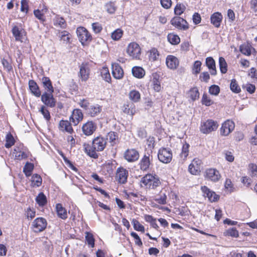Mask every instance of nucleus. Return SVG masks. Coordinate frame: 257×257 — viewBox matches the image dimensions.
I'll use <instances>...</instances> for the list:
<instances>
[{"mask_svg":"<svg viewBox=\"0 0 257 257\" xmlns=\"http://www.w3.org/2000/svg\"><path fill=\"white\" fill-rule=\"evenodd\" d=\"M59 37L60 40L63 41L66 44L70 43V40L72 38V35L67 31L63 30L60 33Z\"/></svg>","mask_w":257,"mask_h":257,"instance_id":"obj_45","label":"nucleus"},{"mask_svg":"<svg viewBox=\"0 0 257 257\" xmlns=\"http://www.w3.org/2000/svg\"><path fill=\"white\" fill-rule=\"evenodd\" d=\"M123 35V31L120 29L118 28L111 33V38L114 41L119 40Z\"/></svg>","mask_w":257,"mask_h":257,"instance_id":"obj_51","label":"nucleus"},{"mask_svg":"<svg viewBox=\"0 0 257 257\" xmlns=\"http://www.w3.org/2000/svg\"><path fill=\"white\" fill-rule=\"evenodd\" d=\"M12 33L15 37V41L23 43L29 45V41L27 38L26 31L17 26H14L12 29Z\"/></svg>","mask_w":257,"mask_h":257,"instance_id":"obj_6","label":"nucleus"},{"mask_svg":"<svg viewBox=\"0 0 257 257\" xmlns=\"http://www.w3.org/2000/svg\"><path fill=\"white\" fill-rule=\"evenodd\" d=\"M153 78L152 79V88L156 92H159L162 89L161 82L159 80V76L157 74L153 75Z\"/></svg>","mask_w":257,"mask_h":257,"instance_id":"obj_35","label":"nucleus"},{"mask_svg":"<svg viewBox=\"0 0 257 257\" xmlns=\"http://www.w3.org/2000/svg\"><path fill=\"white\" fill-rule=\"evenodd\" d=\"M140 157V154L135 149H128L123 154V158L129 163H133L138 161Z\"/></svg>","mask_w":257,"mask_h":257,"instance_id":"obj_17","label":"nucleus"},{"mask_svg":"<svg viewBox=\"0 0 257 257\" xmlns=\"http://www.w3.org/2000/svg\"><path fill=\"white\" fill-rule=\"evenodd\" d=\"M132 224L135 230L141 231L143 233L145 232V227L141 224L140 222L136 219H133L132 220Z\"/></svg>","mask_w":257,"mask_h":257,"instance_id":"obj_61","label":"nucleus"},{"mask_svg":"<svg viewBox=\"0 0 257 257\" xmlns=\"http://www.w3.org/2000/svg\"><path fill=\"white\" fill-rule=\"evenodd\" d=\"M149 55V60L151 62H155L157 61L159 57L160 56V53L158 51V49L156 48H152L148 51Z\"/></svg>","mask_w":257,"mask_h":257,"instance_id":"obj_43","label":"nucleus"},{"mask_svg":"<svg viewBox=\"0 0 257 257\" xmlns=\"http://www.w3.org/2000/svg\"><path fill=\"white\" fill-rule=\"evenodd\" d=\"M47 225V221L45 218L38 217L32 221L31 229L34 232L38 233L44 231Z\"/></svg>","mask_w":257,"mask_h":257,"instance_id":"obj_8","label":"nucleus"},{"mask_svg":"<svg viewBox=\"0 0 257 257\" xmlns=\"http://www.w3.org/2000/svg\"><path fill=\"white\" fill-rule=\"evenodd\" d=\"M230 89L235 93H238L241 91V89L235 79H232L231 80Z\"/></svg>","mask_w":257,"mask_h":257,"instance_id":"obj_57","label":"nucleus"},{"mask_svg":"<svg viewBox=\"0 0 257 257\" xmlns=\"http://www.w3.org/2000/svg\"><path fill=\"white\" fill-rule=\"evenodd\" d=\"M223 19V16L220 12H215L210 16L211 23L215 27L219 28Z\"/></svg>","mask_w":257,"mask_h":257,"instance_id":"obj_29","label":"nucleus"},{"mask_svg":"<svg viewBox=\"0 0 257 257\" xmlns=\"http://www.w3.org/2000/svg\"><path fill=\"white\" fill-rule=\"evenodd\" d=\"M48 12V8L45 4L40 5L39 8L34 10V15L39 20L40 22L44 24L46 21L45 14Z\"/></svg>","mask_w":257,"mask_h":257,"instance_id":"obj_15","label":"nucleus"},{"mask_svg":"<svg viewBox=\"0 0 257 257\" xmlns=\"http://www.w3.org/2000/svg\"><path fill=\"white\" fill-rule=\"evenodd\" d=\"M126 52L127 55L134 60H140L142 50L140 45L135 42L128 44Z\"/></svg>","mask_w":257,"mask_h":257,"instance_id":"obj_7","label":"nucleus"},{"mask_svg":"<svg viewBox=\"0 0 257 257\" xmlns=\"http://www.w3.org/2000/svg\"><path fill=\"white\" fill-rule=\"evenodd\" d=\"M158 160L164 164L170 163L173 158V154L171 149L165 147L160 148L158 152Z\"/></svg>","mask_w":257,"mask_h":257,"instance_id":"obj_11","label":"nucleus"},{"mask_svg":"<svg viewBox=\"0 0 257 257\" xmlns=\"http://www.w3.org/2000/svg\"><path fill=\"white\" fill-rule=\"evenodd\" d=\"M124 197L125 199L135 203L140 202V201H145L147 200L146 197L139 192H127L125 191Z\"/></svg>","mask_w":257,"mask_h":257,"instance_id":"obj_22","label":"nucleus"},{"mask_svg":"<svg viewBox=\"0 0 257 257\" xmlns=\"http://www.w3.org/2000/svg\"><path fill=\"white\" fill-rule=\"evenodd\" d=\"M128 97L133 102H138L141 99V94L138 90H132L129 92Z\"/></svg>","mask_w":257,"mask_h":257,"instance_id":"obj_48","label":"nucleus"},{"mask_svg":"<svg viewBox=\"0 0 257 257\" xmlns=\"http://www.w3.org/2000/svg\"><path fill=\"white\" fill-rule=\"evenodd\" d=\"M111 72L113 77L116 79H121L123 77V70L121 66L117 63H112Z\"/></svg>","mask_w":257,"mask_h":257,"instance_id":"obj_24","label":"nucleus"},{"mask_svg":"<svg viewBox=\"0 0 257 257\" xmlns=\"http://www.w3.org/2000/svg\"><path fill=\"white\" fill-rule=\"evenodd\" d=\"M240 51L242 54L246 56H250L252 53H256L255 49L248 44L240 46Z\"/></svg>","mask_w":257,"mask_h":257,"instance_id":"obj_36","label":"nucleus"},{"mask_svg":"<svg viewBox=\"0 0 257 257\" xmlns=\"http://www.w3.org/2000/svg\"><path fill=\"white\" fill-rule=\"evenodd\" d=\"M201 103L203 105L207 106H209L213 104V101L210 98L208 95L204 93H203L202 99Z\"/></svg>","mask_w":257,"mask_h":257,"instance_id":"obj_60","label":"nucleus"},{"mask_svg":"<svg viewBox=\"0 0 257 257\" xmlns=\"http://www.w3.org/2000/svg\"><path fill=\"white\" fill-rule=\"evenodd\" d=\"M180 64L178 58L172 55H169L166 58V64L167 67L172 70L176 69Z\"/></svg>","mask_w":257,"mask_h":257,"instance_id":"obj_25","label":"nucleus"},{"mask_svg":"<svg viewBox=\"0 0 257 257\" xmlns=\"http://www.w3.org/2000/svg\"><path fill=\"white\" fill-rule=\"evenodd\" d=\"M204 176L206 180L214 183L219 181L221 178L219 171L215 168H212L206 169Z\"/></svg>","mask_w":257,"mask_h":257,"instance_id":"obj_12","label":"nucleus"},{"mask_svg":"<svg viewBox=\"0 0 257 257\" xmlns=\"http://www.w3.org/2000/svg\"><path fill=\"white\" fill-rule=\"evenodd\" d=\"M219 65L221 73H226L227 71V64L225 59L222 57L219 58Z\"/></svg>","mask_w":257,"mask_h":257,"instance_id":"obj_55","label":"nucleus"},{"mask_svg":"<svg viewBox=\"0 0 257 257\" xmlns=\"http://www.w3.org/2000/svg\"><path fill=\"white\" fill-rule=\"evenodd\" d=\"M91 64L89 62H83L79 66L78 77L80 81L86 82L90 77Z\"/></svg>","mask_w":257,"mask_h":257,"instance_id":"obj_5","label":"nucleus"},{"mask_svg":"<svg viewBox=\"0 0 257 257\" xmlns=\"http://www.w3.org/2000/svg\"><path fill=\"white\" fill-rule=\"evenodd\" d=\"M142 187L149 189H156L161 185L160 178L155 173H147L141 179Z\"/></svg>","mask_w":257,"mask_h":257,"instance_id":"obj_2","label":"nucleus"},{"mask_svg":"<svg viewBox=\"0 0 257 257\" xmlns=\"http://www.w3.org/2000/svg\"><path fill=\"white\" fill-rule=\"evenodd\" d=\"M53 25L56 27L63 29H66L67 24L65 19L59 15H56L53 19Z\"/></svg>","mask_w":257,"mask_h":257,"instance_id":"obj_30","label":"nucleus"},{"mask_svg":"<svg viewBox=\"0 0 257 257\" xmlns=\"http://www.w3.org/2000/svg\"><path fill=\"white\" fill-rule=\"evenodd\" d=\"M122 110L124 113L133 116L136 113L135 106L133 103H127L124 104Z\"/></svg>","mask_w":257,"mask_h":257,"instance_id":"obj_41","label":"nucleus"},{"mask_svg":"<svg viewBox=\"0 0 257 257\" xmlns=\"http://www.w3.org/2000/svg\"><path fill=\"white\" fill-rule=\"evenodd\" d=\"M42 179L40 175L35 174L31 178V186L33 187H38L42 185Z\"/></svg>","mask_w":257,"mask_h":257,"instance_id":"obj_46","label":"nucleus"},{"mask_svg":"<svg viewBox=\"0 0 257 257\" xmlns=\"http://www.w3.org/2000/svg\"><path fill=\"white\" fill-rule=\"evenodd\" d=\"M103 168L107 172V173L110 175L113 174L115 169V166L112 162H108L104 165Z\"/></svg>","mask_w":257,"mask_h":257,"instance_id":"obj_63","label":"nucleus"},{"mask_svg":"<svg viewBox=\"0 0 257 257\" xmlns=\"http://www.w3.org/2000/svg\"><path fill=\"white\" fill-rule=\"evenodd\" d=\"M100 75L103 79L108 83H111V77L109 70L107 67H103L100 70Z\"/></svg>","mask_w":257,"mask_h":257,"instance_id":"obj_38","label":"nucleus"},{"mask_svg":"<svg viewBox=\"0 0 257 257\" xmlns=\"http://www.w3.org/2000/svg\"><path fill=\"white\" fill-rule=\"evenodd\" d=\"M29 152L28 151H23L20 149L18 150L14 149V154L15 160L21 161L23 159H27L29 156Z\"/></svg>","mask_w":257,"mask_h":257,"instance_id":"obj_32","label":"nucleus"},{"mask_svg":"<svg viewBox=\"0 0 257 257\" xmlns=\"http://www.w3.org/2000/svg\"><path fill=\"white\" fill-rule=\"evenodd\" d=\"M36 214L35 208L34 207H28L25 209L24 215L28 220H31L35 218Z\"/></svg>","mask_w":257,"mask_h":257,"instance_id":"obj_42","label":"nucleus"},{"mask_svg":"<svg viewBox=\"0 0 257 257\" xmlns=\"http://www.w3.org/2000/svg\"><path fill=\"white\" fill-rule=\"evenodd\" d=\"M107 137L109 142L112 146L116 145L118 139V134L116 132L111 131L107 134Z\"/></svg>","mask_w":257,"mask_h":257,"instance_id":"obj_54","label":"nucleus"},{"mask_svg":"<svg viewBox=\"0 0 257 257\" xmlns=\"http://www.w3.org/2000/svg\"><path fill=\"white\" fill-rule=\"evenodd\" d=\"M153 161L154 157L152 153H145L138 163L140 170L143 172L151 171L154 167Z\"/></svg>","mask_w":257,"mask_h":257,"instance_id":"obj_3","label":"nucleus"},{"mask_svg":"<svg viewBox=\"0 0 257 257\" xmlns=\"http://www.w3.org/2000/svg\"><path fill=\"white\" fill-rule=\"evenodd\" d=\"M102 110V106L98 104H94L90 105L85 113L87 116L90 117H94L98 115Z\"/></svg>","mask_w":257,"mask_h":257,"instance_id":"obj_26","label":"nucleus"},{"mask_svg":"<svg viewBox=\"0 0 257 257\" xmlns=\"http://www.w3.org/2000/svg\"><path fill=\"white\" fill-rule=\"evenodd\" d=\"M53 93L44 92L41 95V100L46 106L53 108L56 106V100L54 97Z\"/></svg>","mask_w":257,"mask_h":257,"instance_id":"obj_20","label":"nucleus"},{"mask_svg":"<svg viewBox=\"0 0 257 257\" xmlns=\"http://www.w3.org/2000/svg\"><path fill=\"white\" fill-rule=\"evenodd\" d=\"M15 140L11 133H8L6 136V143L5 146L6 148H10L15 145Z\"/></svg>","mask_w":257,"mask_h":257,"instance_id":"obj_50","label":"nucleus"},{"mask_svg":"<svg viewBox=\"0 0 257 257\" xmlns=\"http://www.w3.org/2000/svg\"><path fill=\"white\" fill-rule=\"evenodd\" d=\"M72 123L70 120L61 119L59 121L58 125V130L60 132L65 134H75Z\"/></svg>","mask_w":257,"mask_h":257,"instance_id":"obj_13","label":"nucleus"},{"mask_svg":"<svg viewBox=\"0 0 257 257\" xmlns=\"http://www.w3.org/2000/svg\"><path fill=\"white\" fill-rule=\"evenodd\" d=\"M56 211L58 217L62 219L65 220L67 218V213L65 208L63 207L61 203H57L56 205Z\"/></svg>","mask_w":257,"mask_h":257,"instance_id":"obj_34","label":"nucleus"},{"mask_svg":"<svg viewBox=\"0 0 257 257\" xmlns=\"http://www.w3.org/2000/svg\"><path fill=\"white\" fill-rule=\"evenodd\" d=\"M144 219L146 222L150 223L152 227L154 228L157 230H159V226L157 223L156 219L154 218L152 215L146 214L144 215Z\"/></svg>","mask_w":257,"mask_h":257,"instance_id":"obj_44","label":"nucleus"},{"mask_svg":"<svg viewBox=\"0 0 257 257\" xmlns=\"http://www.w3.org/2000/svg\"><path fill=\"white\" fill-rule=\"evenodd\" d=\"M218 127V124L216 121L212 119H208L201 122L200 126V132L204 134H208L215 131Z\"/></svg>","mask_w":257,"mask_h":257,"instance_id":"obj_9","label":"nucleus"},{"mask_svg":"<svg viewBox=\"0 0 257 257\" xmlns=\"http://www.w3.org/2000/svg\"><path fill=\"white\" fill-rule=\"evenodd\" d=\"M185 6L182 4H177L174 8V14L176 16H180L185 11Z\"/></svg>","mask_w":257,"mask_h":257,"instance_id":"obj_56","label":"nucleus"},{"mask_svg":"<svg viewBox=\"0 0 257 257\" xmlns=\"http://www.w3.org/2000/svg\"><path fill=\"white\" fill-rule=\"evenodd\" d=\"M76 33L79 41L83 46H88L93 40L92 34L84 27H77Z\"/></svg>","mask_w":257,"mask_h":257,"instance_id":"obj_4","label":"nucleus"},{"mask_svg":"<svg viewBox=\"0 0 257 257\" xmlns=\"http://www.w3.org/2000/svg\"><path fill=\"white\" fill-rule=\"evenodd\" d=\"M132 72L133 75L138 79H142L146 75V71L140 66H134L132 68Z\"/></svg>","mask_w":257,"mask_h":257,"instance_id":"obj_33","label":"nucleus"},{"mask_svg":"<svg viewBox=\"0 0 257 257\" xmlns=\"http://www.w3.org/2000/svg\"><path fill=\"white\" fill-rule=\"evenodd\" d=\"M235 124L230 119H227L222 123L220 130V135L223 136H227L230 134L234 129Z\"/></svg>","mask_w":257,"mask_h":257,"instance_id":"obj_19","label":"nucleus"},{"mask_svg":"<svg viewBox=\"0 0 257 257\" xmlns=\"http://www.w3.org/2000/svg\"><path fill=\"white\" fill-rule=\"evenodd\" d=\"M223 235L224 236H230L237 238L239 236V232L236 228L231 227L225 230L223 232Z\"/></svg>","mask_w":257,"mask_h":257,"instance_id":"obj_49","label":"nucleus"},{"mask_svg":"<svg viewBox=\"0 0 257 257\" xmlns=\"http://www.w3.org/2000/svg\"><path fill=\"white\" fill-rule=\"evenodd\" d=\"M202 63L200 61L196 60L194 62L192 71V73L194 75L199 74L201 70Z\"/></svg>","mask_w":257,"mask_h":257,"instance_id":"obj_58","label":"nucleus"},{"mask_svg":"<svg viewBox=\"0 0 257 257\" xmlns=\"http://www.w3.org/2000/svg\"><path fill=\"white\" fill-rule=\"evenodd\" d=\"M201 191L203 193V196L205 197H207L210 202H216L219 200L220 196L214 191L211 190L206 186H201Z\"/></svg>","mask_w":257,"mask_h":257,"instance_id":"obj_16","label":"nucleus"},{"mask_svg":"<svg viewBox=\"0 0 257 257\" xmlns=\"http://www.w3.org/2000/svg\"><path fill=\"white\" fill-rule=\"evenodd\" d=\"M93 33L95 34H100L102 31L103 28L102 25L99 22L93 23L91 25Z\"/></svg>","mask_w":257,"mask_h":257,"instance_id":"obj_62","label":"nucleus"},{"mask_svg":"<svg viewBox=\"0 0 257 257\" xmlns=\"http://www.w3.org/2000/svg\"><path fill=\"white\" fill-rule=\"evenodd\" d=\"M97 128V124L93 120H87L83 123L81 129L83 134L86 136H90L92 135L96 131Z\"/></svg>","mask_w":257,"mask_h":257,"instance_id":"obj_14","label":"nucleus"},{"mask_svg":"<svg viewBox=\"0 0 257 257\" xmlns=\"http://www.w3.org/2000/svg\"><path fill=\"white\" fill-rule=\"evenodd\" d=\"M29 88L31 93L35 96L39 97L41 95V91L36 82L32 79L28 82Z\"/></svg>","mask_w":257,"mask_h":257,"instance_id":"obj_28","label":"nucleus"},{"mask_svg":"<svg viewBox=\"0 0 257 257\" xmlns=\"http://www.w3.org/2000/svg\"><path fill=\"white\" fill-rule=\"evenodd\" d=\"M128 175V171L122 167L116 170L115 179L119 183L125 184L127 182Z\"/></svg>","mask_w":257,"mask_h":257,"instance_id":"obj_23","label":"nucleus"},{"mask_svg":"<svg viewBox=\"0 0 257 257\" xmlns=\"http://www.w3.org/2000/svg\"><path fill=\"white\" fill-rule=\"evenodd\" d=\"M34 166L33 163L27 162L23 168V172L27 177L31 176Z\"/></svg>","mask_w":257,"mask_h":257,"instance_id":"obj_52","label":"nucleus"},{"mask_svg":"<svg viewBox=\"0 0 257 257\" xmlns=\"http://www.w3.org/2000/svg\"><path fill=\"white\" fill-rule=\"evenodd\" d=\"M170 24L180 31H187L190 28L188 22L180 16H174L172 18L170 21Z\"/></svg>","mask_w":257,"mask_h":257,"instance_id":"obj_10","label":"nucleus"},{"mask_svg":"<svg viewBox=\"0 0 257 257\" xmlns=\"http://www.w3.org/2000/svg\"><path fill=\"white\" fill-rule=\"evenodd\" d=\"M37 203L40 207H43L47 203V199L43 192H40L36 198Z\"/></svg>","mask_w":257,"mask_h":257,"instance_id":"obj_47","label":"nucleus"},{"mask_svg":"<svg viewBox=\"0 0 257 257\" xmlns=\"http://www.w3.org/2000/svg\"><path fill=\"white\" fill-rule=\"evenodd\" d=\"M205 64L211 75L215 76L217 74L215 62L212 57H208L206 58Z\"/></svg>","mask_w":257,"mask_h":257,"instance_id":"obj_31","label":"nucleus"},{"mask_svg":"<svg viewBox=\"0 0 257 257\" xmlns=\"http://www.w3.org/2000/svg\"><path fill=\"white\" fill-rule=\"evenodd\" d=\"M188 94L190 98L193 101L199 97V92L197 87L191 88L188 91Z\"/></svg>","mask_w":257,"mask_h":257,"instance_id":"obj_53","label":"nucleus"},{"mask_svg":"<svg viewBox=\"0 0 257 257\" xmlns=\"http://www.w3.org/2000/svg\"><path fill=\"white\" fill-rule=\"evenodd\" d=\"M107 139L105 138L101 135L95 137L92 141L91 144L85 143L83 145L84 152L89 157L97 159L99 155L97 152L103 151L107 145Z\"/></svg>","mask_w":257,"mask_h":257,"instance_id":"obj_1","label":"nucleus"},{"mask_svg":"<svg viewBox=\"0 0 257 257\" xmlns=\"http://www.w3.org/2000/svg\"><path fill=\"white\" fill-rule=\"evenodd\" d=\"M190 145L188 143H185L182 146L181 152L179 155L181 160L184 162L189 155Z\"/></svg>","mask_w":257,"mask_h":257,"instance_id":"obj_39","label":"nucleus"},{"mask_svg":"<svg viewBox=\"0 0 257 257\" xmlns=\"http://www.w3.org/2000/svg\"><path fill=\"white\" fill-rule=\"evenodd\" d=\"M85 234V242L89 247L93 248L95 241L93 234L89 231H86Z\"/></svg>","mask_w":257,"mask_h":257,"instance_id":"obj_40","label":"nucleus"},{"mask_svg":"<svg viewBox=\"0 0 257 257\" xmlns=\"http://www.w3.org/2000/svg\"><path fill=\"white\" fill-rule=\"evenodd\" d=\"M83 117L82 110L79 108H75L69 117V120L74 126H76L83 120Z\"/></svg>","mask_w":257,"mask_h":257,"instance_id":"obj_21","label":"nucleus"},{"mask_svg":"<svg viewBox=\"0 0 257 257\" xmlns=\"http://www.w3.org/2000/svg\"><path fill=\"white\" fill-rule=\"evenodd\" d=\"M202 164L201 160L198 158H194L188 166V171L192 175H199Z\"/></svg>","mask_w":257,"mask_h":257,"instance_id":"obj_18","label":"nucleus"},{"mask_svg":"<svg viewBox=\"0 0 257 257\" xmlns=\"http://www.w3.org/2000/svg\"><path fill=\"white\" fill-rule=\"evenodd\" d=\"M248 173L251 177H257V165L251 163L248 165Z\"/></svg>","mask_w":257,"mask_h":257,"instance_id":"obj_59","label":"nucleus"},{"mask_svg":"<svg viewBox=\"0 0 257 257\" xmlns=\"http://www.w3.org/2000/svg\"><path fill=\"white\" fill-rule=\"evenodd\" d=\"M167 197L165 193L160 194L158 197H156L154 200L160 205H165L167 203Z\"/></svg>","mask_w":257,"mask_h":257,"instance_id":"obj_64","label":"nucleus"},{"mask_svg":"<svg viewBox=\"0 0 257 257\" xmlns=\"http://www.w3.org/2000/svg\"><path fill=\"white\" fill-rule=\"evenodd\" d=\"M168 41L172 45H177L181 41L179 36L174 33H169L167 36Z\"/></svg>","mask_w":257,"mask_h":257,"instance_id":"obj_37","label":"nucleus"},{"mask_svg":"<svg viewBox=\"0 0 257 257\" xmlns=\"http://www.w3.org/2000/svg\"><path fill=\"white\" fill-rule=\"evenodd\" d=\"M41 83L45 92H50L51 93L54 92V88L52 82L49 77L43 76L41 78Z\"/></svg>","mask_w":257,"mask_h":257,"instance_id":"obj_27","label":"nucleus"}]
</instances>
